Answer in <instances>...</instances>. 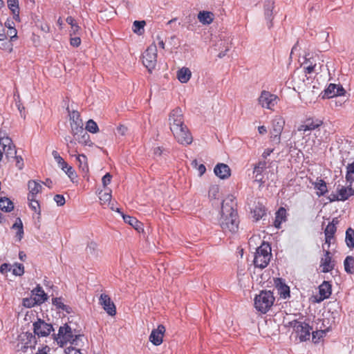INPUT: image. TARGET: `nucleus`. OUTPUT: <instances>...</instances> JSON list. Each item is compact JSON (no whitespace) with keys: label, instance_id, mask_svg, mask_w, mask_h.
<instances>
[{"label":"nucleus","instance_id":"1","mask_svg":"<svg viewBox=\"0 0 354 354\" xmlns=\"http://www.w3.org/2000/svg\"><path fill=\"white\" fill-rule=\"evenodd\" d=\"M236 206V203L233 196H228L222 203L218 224L225 234H235L238 232L239 220Z\"/></svg>","mask_w":354,"mask_h":354},{"label":"nucleus","instance_id":"2","mask_svg":"<svg viewBox=\"0 0 354 354\" xmlns=\"http://www.w3.org/2000/svg\"><path fill=\"white\" fill-rule=\"evenodd\" d=\"M82 337L80 335H74L71 328L65 324L59 328L55 340L61 347H63L68 342L73 345L79 346V342L82 340Z\"/></svg>","mask_w":354,"mask_h":354},{"label":"nucleus","instance_id":"3","mask_svg":"<svg viewBox=\"0 0 354 354\" xmlns=\"http://www.w3.org/2000/svg\"><path fill=\"white\" fill-rule=\"evenodd\" d=\"M272 257L271 248L268 243L263 242L257 249L254 255V265L261 269L265 268L269 264Z\"/></svg>","mask_w":354,"mask_h":354},{"label":"nucleus","instance_id":"4","mask_svg":"<svg viewBox=\"0 0 354 354\" xmlns=\"http://www.w3.org/2000/svg\"><path fill=\"white\" fill-rule=\"evenodd\" d=\"M274 301L273 293L270 290H263L254 298V307L261 313H266Z\"/></svg>","mask_w":354,"mask_h":354},{"label":"nucleus","instance_id":"5","mask_svg":"<svg viewBox=\"0 0 354 354\" xmlns=\"http://www.w3.org/2000/svg\"><path fill=\"white\" fill-rule=\"evenodd\" d=\"M37 343L36 337L31 333H23L18 337L16 348L17 351L26 353L28 349L35 348Z\"/></svg>","mask_w":354,"mask_h":354},{"label":"nucleus","instance_id":"6","mask_svg":"<svg viewBox=\"0 0 354 354\" xmlns=\"http://www.w3.org/2000/svg\"><path fill=\"white\" fill-rule=\"evenodd\" d=\"M142 63L151 72L155 68L157 64V46L152 43L142 54Z\"/></svg>","mask_w":354,"mask_h":354},{"label":"nucleus","instance_id":"7","mask_svg":"<svg viewBox=\"0 0 354 354\" xmlns=\"http://www.w3.org/2000/svg\"><path fill=\"white\" fill-rule=\"evenodd\" d=\"M279 101V97L268 91H262L258 97L259 104L263 109L273 110Z\"/></svg>","mask_w":354,"mask_h":354},{"label":"nucleus","instance_id":"8","mask_svg":"<svg viewBox=\"0 0 354 354\" xmlns=\"http://www.w3.org/2000/svg\"><path fill=\"white\" fill-rule=\"evenodd\" d=\"M32 326L33 335H37L38 337H47L54 330L52 324H48L41 319H38L35 322Z\"/></svg>","mask_w":354,"mask_h":354},{"label":"nucleus","instance_id":"9","mask_svg":"<svg viewBox=\"0 0 354 354\" xmlns=\"http://www.w3.org/2000/svg\"><path fill=\"white\" fill-rule=\"evenodd\" d=\"M288 326H291L298 334L301 341H305L309 338L311 328L308 324L293 320L288 322Z\"/></svg>","mask_w":354,"mask_h":354},{"label":"nucleus","instance_id":"10","mask_svg":"<svg viewBox=\"0 0 354 354\" xmlns=\"http://www.w3.org/2000/svg\"><path fill=\"white\" fill-rule=\"evenodd\" d=\"M32 296L34 302H32V301L28 299H24V306L30 307L35 304H41L48 299L47 295L39 285H37V287L32 290Z\"/></svg>","mask_w":354,"mask_h":354},{"label":"nucleus","instance_id":"11","mask_svg":"<svg viewBox=\"0 0 354 354\" xmlns=\"http://www.w3.org/2000/svg\"><path fill=\"white\" fill-rule=\"evenodd\" d=\"M177 142L183 145H188L192 142L193 138L185 125L171 131Z\"/></svg>","mask_w":354,"mask_h":354},{"label":"nucleus","instance_id":"12","mask_svg":"<svg viewBox=\"0 0 354 354\" xmlns=\"http://www.w3.org/2000/svg\"><path fill=\"white\" fill-rule=\"evenodd\" d=\"M169 121L171 131L177 130L178 128L184 126L182 110L180 108L174 109L170 113Z\"/></svg>","mask_w":354,"mask_h":354},{"label":"nucleus","instance_id":"13","mask_svg":"<svg viewBox=\"0 0 354 354\" xmlns=\"http://www.w3.org/2000/svg\"><path fill=\"white\" fill-rule=\"evenodd\" d=\"M285 121L281 116H276L272 122V138L277 143H279L281 141V133L283 129Z\"/></svg>","mask_w":354,"mask_h":354},{"label":"nucleus","instance_id":"14","mask_svg":"<svg viewBox=\"0 0 354 354\" xmlns=\"http://www.w3.org/2000/svg\"><path fill=\"white\" fill-rule=\"evenodd\" d=\"M323 250L324 251V255L321 258L319 267L322 269V272L326 273L332 271L335 268V261L332 259V256L329 250H326L324 245H322Z\"/></svg>","mask_w":354,"mask_h":354},{"label":"nucleus","instance_id":"15","mask_svg":"<svg viewBox=\"0 0 354 354\" xmlns=\"http://www.w3.org/2000/svg\"><path fill=\"white\" fill-rule=\"evenodd\" d=\"M0 147L3 149L6 158H13L17 151L12 140L7 136L0 138Z\"/></svg>","mask_w":354,"mask_h":354},{"label":"nucleus","instance_id":"16","mask_svg":"<svg viewBox=\"0 0 354 354\" xmlns=\"http://www.w3.org/2000/svg\"><path fill=\"white\" fill-rule=\"evenodd\" d=\"M99 303L104 310L110 316H114L116 313V308L110 297L106 294H101Z\"/></svg>","mask_w":354,"mask_h":354},{"label":"nucleus","instance_id":"17","mask_svg":"<svg viewBox=\"0 0 354 354\" xmlns=\"http://www.w3.org/2000/svg\"><path fill=\"white\" fill-rule=\"evenodd\" d=\"M70 117V124H71V132L72 134H77V132L83 129V122L80 118V114L78 111H73L69 114Z\"/></svg>","mask_w":354,"mask_h":354},{"label":"nucleus","instance_id":"18","mask_svg":"<svg viewBox=\"0 0 354 354\" xmlns=\"http://www.w3.org/2000/svg\"><path fill=\"white\" fill-rule=\"evenodd\" d=\"M322 124V120L319 119L308 118L298 127L297 130L298 131H310L319 128Z\"/></svg>","mask_w":354,"mask_h":354},{"label":"nucleus","instance_id":"19","mask_svg":"<svg viewBox=\"0 0 354 354\" xmlns=\"http://www.w3.org/2000/svg\"><path fill=\"white\" fill-rule=\"evenodd\" d=\"M165 333V327L160 324L157 328L153 329L149 335V341L155 346H159L162 343V339Z\"/></svg>","mask_w":354,"mask_h":354},{"label":"nucleus","instance_id":"20","mask_svg":"<svg viewBox=\"0 0 354 354\" xmlns=\"http://www.w3.org/2000/svg\"><path fill=\"white\" fill-rule=\"evenodd\" d=\"M345 93V90L342 86L335 84H330L325 90L324 95L328 98H332L336 96H342Z\"/></svg>","mask_w":354,"mask_h":354},{"label":"nucleus","instance_id":"21","mask_svg":"<svg viewBox=\"0 0 354 354\" xmlns=\"http://www.w3.org/2000/svg\"><path fill=\"white\" fill-rule=\"evenodd\" d=\"M266 167V162L259 161L254 168V181L259 183V185H262L265 181L263 180V172Z\"/></svg>","mask_w":354,"mask_h":354},{"label":"nucleus","instance_id":"22","mask_svg":"<svg viewBox=\"0 0 354 354\" xmlns=\"http://www.w3.org/2000/svg\"><path fill=\"white\" fill-rule=\"evenodd\" d=\"M75 140L77 141L78 143L84 145V146H91L93 142L90 139L89 134L86 132V131L83 128L80 129L77 134H72Z\"/></svg>","mask_w":354,"mask_h":354},{"label":"nucleus","instance_id":"23","mask_svg":"<svg viewBox=\"0 0 354 354\" xmlns=\"http://www.w3.org/2000/svg\"><path fill=\"white\" fill-rule=\"evenodd\" d=\"M274 0H264L263 9L266 19L268 21V27L270 28L272 26V10L274 8Z\"/></svg>","mask_w":354,"mask_h":354},{"label":"nucleus","instance_id":"24","mask_svg":"<svg viewBox=\"0 0 354 354\" xmlns=\"http://www.w3.org/2000/svg\"><path fill=\"white\" fill-rule=\"evenodd\" d=\"M274 285L278 294L281 298L286 299L290 297V288L281 279L277 278L274 280Z\"/></svg>","mask_w":354,"mask_h":354},{"label":"nucleus","instance_id":"25","mask_svg":"<svg viewBox=\"0 0 354 354\" xmlns=\"http://www.w3.org/2000/svg\"><path fill=\"white\" fill-rule=\"evenodd\" d=\"M214 171L216 176L221 179H226L230 176V169L228 165L224 163L217 164Z\"/></svg>","mask_w":354,"mask_h":354},{"label":"nucleus","instance_id":"26","mask_svg":"<svg viewBox=\"0 0 354 354\" xmlns=\"http://www.w3.org/2000/svg\"><path fill=\"white\" fill-rule=\"evenodd\" d=\"M331 285L328 281H324L319 287V299L323 301L328 298L331 295Z\"/></svg>","mask_w":354,"mask_h":354},{"label":"nucleus","instance_id":"27","mask_svg":"<svg viewBox=\"0 0 354 354\" xmlns=\"http://www.w3.org/2000/svg\"><path fill=\"white\" fill-rule=\"evenodd\" d=\"M214 19V15L209 11H200L198 14V21L203 25L212 24Z\"/></svg>","mask_w":354,"mask_h":354},{"label":"nucleus","instance_id":"28","mask_svg":"<svg viewBox=\"0 0 354 354\" xmlns=\"http://www.w3.org/2000/svg\"><path fill=\"white\" fill-rule=\"evenodd\" d=\"M8 8L10 10L13 19L20 21L19 0H6Z\"/></svg>","mask_w":354,"mask_h":354},{"label":"nucleus","instance_id":"29","mask_svg":"<svg viewBox=\"0 0 354 354\" xmlns=\"http://www.w3.org/2000/svg\"><path fill=\"white\" fill-rule=\"evenodd\" d=\"M29 194L28 197H36V195L41 191L42 186L40 183L35 180H29L28 183Z\"/></svg>","mask_w":354,"mask_h":354},{"label":"nucleus","instance_id":"30","mask_svg":"<svg viewBox=\"0 0 354 354\" xmlns=\"http://www.w3.org/2000/svg\"><path fill=\"white\" fill-rule=\"evenodd\" d=\"M315 189L317 190V195L318 196H324L328 192V188L326 182L319 178H317L316 181L313 183Z\"/></svg>","mask_w":354,"mask_h":354},{"label":"nucleus","instance_id":"31","mask_svg":"<svg viewBox=\"0 0 354 354\" xmlns=\"http://www.w3.org/2000/svg\"><path fill=\"white\" fill-rule=\"evenodd\" d=\"M337 194L339 195V198L344 201L347 200L350 196L354 194V189L351 187V184L349 187H341L337 190Z\"/></svg>","mask_w":354,"mask_h":354},{"label":"nucleus","instance_id":"32","mask_svg":"<svg viewBox=\"0 0 354 354\" xmlns=\"http://www.w3.org/2000/svg\"><path fill=\"white\" fill-rule=\"evenodd\" d=\"M192 72L186 67H183L177 72V78L181 83H187L191 78Z\"/></svg>","mask_w":354,"mask_h":354},{"label":"nucleus","instance_id":"33","mask_svg":"<svg viewBox=\"0 0 354 354\" xmlns=\"http://www.w3.org/2000/svg\"><path fill=\"white\" fill-rule=\"evenodd\" d=\"M79 164V168L82 173L86 174L88 172L87 157L84 154H77L75 156Z\"/></svg>","mask_w":354,"mask_h":354},{"label":"nucleus","instance_id":"34","mask_svg":"<svg viewBox=\"0 0 354 354\" xmlns=\"http://www.w3.org/2000/svg\"><path fill=\"white\" fill-rule=\"evenodd\" d=\"M0 209L6 212H10L14 209L13 203L8 198H1Z\"/></svg>","mask_w":354,"mask_h":354},{"label":"nucleus","instance_id":"35","mask_svg":"<svg viewBox=\"0 0 354 354\" xmlns=\"http://www.w3.org/2000/svg\"><path fill=\"white\" fill-rule=\"evenodd\" d=\"M121 214L124 222L133 227L136 230H138L141 227L142 223L139 222L136 218L124 215L122 213H121Z\"/></svg>","mask_w":354,"mask_h":354},{"label":"nucleus","instance_id":"36","mask_svg":"<svg viewBox=\"0 0 354 354\" xmlns=\"http://www.w3.org/2000/svg\"><path fill=\"white\" fill-rule=\"evenodd\" d=\"M344 266L347 273L353 274L354 272V258L351 256L346 257L344 261Z\"/></svg>","mask_w":354,"mask_h":354},{"label":"nucleus","instance_id":"37","mask_svg":"<svg viewBox=\"0 0 354 354\" xmlns=\"http://www.w3.org/2000/svg\"><path fill=\"white\" fill-rule=\"evenodd\" d=\"M345 241L349 248L353 249L354 248V230L351 227L348 228L346 231Z\"/></svg>","mask_w":354,"mask_h":354},{"label":"nucleus","instance_id":"38","mask_svg":"<svg viewBox=\"0 0 354 354\" xmlns=\"http://www.w3.org/2000/svg\"><path fill=\"white\" fill-rule=\"evenodd\" d=\"M77 142L73 138V139H70L69 142L66 143L68 153L71 156H76L78 153Z\"/></svg>","mask_w":354,"mask_h":354},{"label":"nucleus","instance_id":"39","mask_svg":"<svg viewBox=\"0 0 354 354\" xmlns=\"http://www.w3.org/2000/svg\"><path fill=\"white\" fill-rule=\"evenodd\" d=\"M286 209L283 207L279 208L276 213V217L274 221V226L277 228L280 227L281 223L286 217Z\"/></svg>","mask_w":354,"mask_h":354},{"label":"nucleus","instance_id":"40","mask_svg":"<svg viewBox=\"0 0 354 354\" xmlns=\"http://www.w3.org/2000/svg\"><path fill=\"white\" fill-rule=\"evenodd\" d=\"M253 214V217L255 219V221H259L260 218H263V216L266 214V209L265 207L261 205H257L256 206L252 212Z\"/></svg>","mask_w":354,"mask_h":354},{"label":"nucleus","instance_id":"41","mask_svg":"<svg viewBox=\"0 0 354 354\" xmlns=\"http://www.w3.org/2000/svg\"><path fill=\"white\" fill-rule=\"evenodd\" d=\"M346 179L351 184L354 181V163L348 164L346 167Z\"/></svg>","mask_w":354,"mask_h":354},{"label":"nucleus","instance_id":"42","mask_svg":"<svg viewBox=\"0 0 354 354\" xmlns=\"http://www.w3.org/2000/svg\"><path fill=\"white\" fill-rule=\"evenodd\" d=\"M145 21H135L133 24V30L138 35H141L144 30Z\"/></svg>","mask_w":354,"mask_h":354},{"label":"nucleus","instance_id":"43","mask_svg":"<svg viewBox=\"0 0 354 354\" xmlns=\"http://www.w3.org/2000/svg\"><path fill=\"white\" fill-rule=\"evenodd\" d=\"M28 200L30 207L38 214H40V207L38 201L36 200V197H28Z\"/></svg>","mask_w":354,"mask_h":354},{"label":"nucleus","instance_id":"44","mask_svg":"<svg viewBox=\"0 0 354 354\" xmlns=\"http://www.w3.org/2000/svg\"><path fill=\"white\" fill-rule=\"evenodd\" d=\"M86 131H88L92 133H95L99 131V128L97 123L93 120H89L86 124Z\"/></svg>","mask_w":354,"mask_h":354},{"label":"nucleus","instance_id":"45","mask_svg":"<svg viewBox=\"0 0 354 354\" xmlns=\"http://www.w3.org/2000/svg\"><path fill=\"white\" fill-rule=\"evenodd\" d=\"M86 253L88 255H91L92 257H95L97 254V245L95 242H91L88 244L86 247Z\"/></svg>","mask_w":354,"mask_h":354},{"label":"nucleus","instance_id":"46","mask_svg":"<svg viewBox=\"0 0 354 354\" xmlns=\"http://www.w3.org/2000/svg\"><path fill=\"white\" fill-rule=\"evenodd\" d=\"M53 304L54 306H55L57 308L62 309L63 310H66V312L68 313V306H66L62 302V299L61 298L56 297V298L53 299Z\"/></svg>","mask_w":354,"mask_h":354},{"label":"nucleus","instance_id":"47","mask_svg":"<svg viewBox=\"0 0 354 354\" xmlns=\"http://www.w3.org/2000/svg\"><path fill=\"white\" fill-rule=\"evenodd\" d=\"M336 230L337 227L334 226V224H328L324 230L325 236L334 237Z\"/></svg>","mask_w":354,"mask_h":354},{"label":"nucleus","instance_id":"48","mask_svg":"<svg viewBox=\"0 0 354 354\" xmlns=\"http://www.w3.org/2000/svg\"><path fill=\"white\" fill-rule=\"evenodd\" d=\"M24 272V267L21 263L14 265L12 268V274L16 276H21Z\"/></svg>","mask_w":354,"mask_h":354},{"label":"nucleus","instance_id":"49","mask_svg":"<svg viewBox=\"0 0 354 354\" xmlns=\"http://www.w3.org/2000/svg\"><path fill=\"white\" fill-rule=\"evenodd\" d=\"M100 200L103 203H110L111 201V192H100Z\"/></svg>","mask_w":354,"mask_h":354},{"label":"nucleus","instance_id":"50","mask_svg":"<svg viewBox=\"0 0 354 354\" xmlns=\"http://www.w3.org/2000/svg\"><path fill=\"white\" fill-rule=\"evenodd\" d=\"M192 165L195 168L197 169L200 176H202L206 171V168H205V165L203 164L198 165V162L196 160H194L192 162Z\"/></svg>","mask_w":354,"mask_h":354},{"label":"nucleus","instance_id":"51","mask_svg":"<svg viewBox=\"0 0 354 354\" xmlns=\"http://www.w3.org/2000/svg\"><path fill=\"white\" fill-rule=\"evenodd\" d=\"M223 47L225 48L224 50H221L218 55L219 58H223L224 56H225L226 53L230 50V44L227 41H224Z\"/></svg>","mask_w":354,"mask_h":354},{"label":"nucleus","instance_id":"52","mask_svg":"<svg viewBox=\"0 0 354 354\" xmlns=\"http://www.w3.org/2000/svg\"><path fill=\"white\" fill-rule=\"evenodd\" d=\"M54 201L58 206H63L66 203L65 198L61 194H56L54 196Z\"/></svg>","mask_w":354,"mask_h":354},{"label":"nucleus","instance_id":"53","mask_svg":"<svg viewBox=\"0 0 354 354\" xmlns=\"http://www.w3.org/2000/svg\"><path fill=\"white\" fill-rule=\"evenodd\" d=\"M52 156L57 163L58 166L65 162V160L60 156L59 153L56 150L53 151Z\"/></svg>","mask_w":354,"mask_h":354},{"label":"nucleus","instance_id":"54","mask_svg":"<svg viewBox=\"0 0 354 354\" xmlns=\"http://www.w3.org/2000/svg\"><path fill=\"white\" fill-rule=\"evenodd\" d=\"M64 172L71 180H73L76 177V174L74 169L70 165Z\"/></svg>","mask_w":354,"mask_h":354},{"label":"nucleus","instance_id":"55","mask_svg":"<svg viewBox=\"0 0 354 354\" xmlns=\"http://www.w3.org/2000/svg\"><path fill=\"white\" fill-rule=\"evenodd\" d=\"M111 178L112 176L109 173L106 174L102 179L103 186L106 187L108 185L111 183Z\"/></svg>","mask_w":354,"mask_h":354},{"label":"nucleus","instance_id":"56","mask_svg":"<svg viewBox=\"0 0 354 354\" xmlns=\"http://www.w3.org/2000/svg\"><path fill=\"white\" fill-rule=\"evenodd\" d=\"M65 353L66 354H82L80 349L75 348L72 346L68 347L65 350Z\"/></svg>","mask_w":354,"mask_h":354},{"label":"nucleus","instance_id":"57","mask_svg":"<svg viewBox=\"0 0 354 354\" xmlns=\"http://www.w3.org/2000/svg\"><path fill=\"white\" fill-rule=\"evenodd\" d=\"M80 31V27L76 24L75 25H73L71 26V28L70 30V35H79Z\"/></svg>","mask_w":354,"mask_h":354},{"label":"nucleus","instance_id":"58","mask_svg":"<svg viewBox=\"0 0 354 354\" xmlns=\"http://www.w3.org/2000/svg\"><path fill=\"white\" fill-rule=\"evenodd\" d=\"M19 229L17 232V236L18 237L19 240H21L23 237L24 229H23V224H22L21 219H19Z\"/></svg>","mask_w":354,"mask_h":354},{"label":"nucleus","instance_id":"59","mask_svg":"<svg viewBox=\"0 0 354 354\" xmlns=\"http://www.w3.org/2000/svg\"><path fill=\"white\" fill-rule=\"evenodd\" d=\"M70 42L71 46L77 47L81 44V39L79 37H71Z\"/></svg>","mask_w":354,"mask_h":354},{"label":"nucleus","instance_id":"60","mask_svg":"<svg viewBox=\"0 0 354 354\" xmlns=\"http://www.w3.org/2000/svg\"><path fill=\"white\" fill-rule=\"evenodd\" d=\"M315 66H316V64L313 65L312 64H310L308 66H304V68L305 71V73L310 74V73H313L315 71Z\"/></svg>","mask_w":354,"mask_h":354},{"label":"nucleus","instance_id":"61","mask_svg":"<svg viewBox=\"0 0 354 354\" xmlns=\"http://www.w3.org/2000/svg\"><path fill=\"white\" fill-rule=\"evenodd\" d=\"M10 266L8 263H3L0 267V272L2 274H6L10 270Z\"/></svg>","mask_w":354,"mask_h":354},{"label":"nucleus","instance_id":"62","mask_svg":"<svg viewBox=\"0 0 354 354\" xmlns=\"http://www.w3.org/2000/svg\"><path fill=\"white\" fill-rule=\"evenodd\" d=\"M50 348L46 346L41 348H39L36 354H50Z\"/></svg>","mask_w":354,"mask_h":354},{"label":"nucleus","instance_id":"63","mask_svg":"<svg viewBox=\"0 0 354 354\" xmlns=\"http://www.w3.org/2000/svg\"><path fill=\"white\" fill-rule=\"evenodd\" d=\"M117 131L119 134L124 136L127 131V128L124 125H120L118 127Z\"/></svg>","mask_w":354,"mask_h":354},{"label":"nucleus","instance_id":"64","mask_svg":"<svg viewBox=\"0 0 354 354\" xmlns=\"http://www.w3.org/2000/svg\"><path fill=\"white\" fill-rule=\"evenodd\" d=\"M17 30L14 28L8 29V35L10 37L11 39L17 37Z\"/></svg>","mask_w":354,"mask_h":354}]
</instances>
